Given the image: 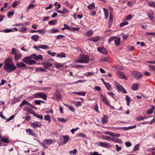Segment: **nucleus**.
Wrapping results in <instances>:
<instances>
[{
    "mask_svg": "<svg viewBox=\"0 0 155 155\" xmlns=\"http://www.w3.org/2000/svg\"><path fill=\"white\" fill-rule=\"evenodd\" d=\"M12 60L10 58L6 59L4 61V69L7 72L10 73L16 69Z\"/></svg>",
    "mask_w": 155,
    "mask_h": 155,
    "instance_id": "nucleus-1",
    "label": "nucleus"
},
{
    "mask_svg": "<svg viewBox=\"0 0 155 155\" xmlns=\"http://www.w3.org/2000/svg\"><path fill=\"white\" fill-rule=\"evenodd\" d=\"M47 95L44 92H38L33 94L30 97V98L34 99V98H42L44 100H47Z\"/></svg>",
    "mask_w": 155,
    "mask_h": 155,
    "instance_id": "nucleus-2",
    "label": "nucleus"
},
{
    "mask_svg": "<svg viewBox=\"0 0 155 155\" xmlns=\"http://www.w3.org/2000/svg\"><path fill=\"white\" fill-rule=\"evenodd\" d=\"M89 61V56L87 55H81L79 58V59L75 61V63H87Z\"/></svg>",
    "mask_w": 155,
    "mask_h": 155,
    "instance_id": "nucleus-3",
    "label": "nucleus"
},
{
    "mask_svg": "<svg viewBox=\"0 0 155 155\" xmlns=\"http://www.w3.org/2000/svg\"><path fill=\"white\" fill-rule=\"evenodd\" d=\"M31 58L29 56L24 58L22 61L25 63L29 65L35 64H36V62L35 61L31 60Z\"/></svg>",
    "mask_w": 155,
    "mask_h": 155,
    "instance_id": "nucleus-4",
    "label": "nucleus"
},
{
    "mask_svg": "<svg viewBox=\"0 0 155 155\" xmlns=\"http://www.w3.org/2000/svg\"><path fill=\"white\" fill-rule=\"evenodd\" d=\"M133 77L137 80H138L143 77V75L140 72L134 71L132 72Z\"/></svg>",
    "mask_w": 155,
    "mask_h": 155,
    "instance_id": "nucleus-5",
    "label": "nucleus"
},
{
    "mask_svg": "<svg viewBox=\"0 0 155 155\" xmlns=\"http://www.w3.org/2000/svg\"><path fill=\"white\" fill-rule=\"evenodd\" d=\"M97 145L99 146L107 148L110 146V143L107 142H100L97 143Z\"/></svg>",
    "mask_w": 155,
    "mask_h": 155,
    "instance_id": "nucleus-6",
    "label": "nucleus"
},
{
    "mask_svg": "<svg viewBox=\"0 0 155 155\" xmlns=\"http://www.w3.org/2000/svg\"><path fill=\"white\" fill-rule=\"evenodd\" d=\"M41 126V123L37 121H35L31 124V126L34 129L40 127Z\"/></svg>",
    "mask_w": 155,
    "mask_h": 155,
    "instance_id": "nucleus-7",
    "label": "nucleus"
},
{
    "mask_svg": "<svg viewBox=\"0 0 155 155\" xmlns=\"http://www.w3.org/2000/svg\"><path fill=\"white\" fill-rule=\"evenodd\" d=\"M97 51H98L103 54L106 55L107 53V49L103 47L97 48Z\"/></svg>",
    "mask_w": 155,
    "mask_h": 155,
    "instance_id": "nucleus-8",
    "label": "nucleus"
},
{
    "mask_svg": "<svg viewBox=\"0 0 155 155\" xmlns=\"http://www.w3.org/2000/svg\"><path fill=\"white\" fill-rule=\"evenodd\" d=\"M116 87L118 91L122 92L123 93L125 94L127 93L126 90L120 85L119 84L118 85H116Z\"/></svg>",
    "mask_w": 155,
    "mask_h": 155,
    "instance_id": "nucleus-9",
    "label": "nucleus"
},
{
    "mask_svg": "<svg viewBox=\"0 0 155 155\" xmlns=\"http://www.w3.org/2000/svg\"><path fill=\"white\" fill-rule=\"evenodd\" d=\"M43 142L46 144H51L55 142L54 140L52 139H45L43 140Z\"/></svg>",
    "mask_w": 155,
    "mask_h": 155,
    "instance_id": "nucleus-10",
    "label": "nucleus"
},
{
    "mask_svg": "<svg viewBox=\"0 0 155 155\" xmlns=\"http://www.w3.org/2000/svg\"><path fill=\"white\" fill-rule=\"evenodd\" d=\"M26 132L27 134L29 135L32 136L36 137V135L34 132L30 129H26Z\"/></svg>",
    "mask_w": 155,
    "mask_h": 155,
    "instance_id": "nucleus-11",
    "label": "nucleus"
},
{
    "mask_svg": "<svg viewBox=\"0 0 155 155\" xmlns=\"http://www.w3.org/2000/svg\"><path fill=\"white\" fill-rule=\"evenodd\" d=\"M17 66L19 68H24L26 67V65L24 63L21 62H19L16 64Z\"/></svg>",
    "mask_w": 155,
    "mask_h": 155,
    "instance_id": "nucleus-12",
    "label": "nucleus"
},
{
    "mask_svg": "<svg viewBox=\"0 0 155 155\" xmlns=\"http://www.w3.org/2000/svg\"><path fill=\"white\" fill-rule=\"evenodd\" d=\"M55 94L57 100H59L62 99V97L61 95L60 92L59 91L56 90Z\"/></svg>",
    "mask_w": 155,
    "mask_h": 155,
    "instance_id": "nucleus-13",
    "label": "nucleus"
},
{
    "mask_svg": "<svg viewBox=\"0 0 155 155\" xmlns=\"http://www.w3.org/2000/svg\"><path fill=\"white\" fill-rule=\"evenodd\" d=\"M136 125H133L132 126H129L127 127H120V129H121L123 130H129L132 129L134 128H135L136 127Z\"/></svg>",
    "mask_w": 155,
    "mask_h": 155,
    "instance_id": "nucleus-14",
    "label": "nucleus"
},
{
    "mask_svg": "<svg viewBox=\"0 0 155 155\" xmlns=\"http://www.w3.org/2000/svg\"><path fill=\"white\" fill-rule=\"evenodd\" d=\"M100 96L102 99V101L106 105H107L109 102H108L107 98L102 94H100Z\"/></svg>",
    "mask_w": 155,
    "mask_h": 155,
    "instance_id": "nucleus-15",
    "label": "nucleus"
},
{
    "mask_svg": "<svg viewBox=\"0 0 155 155\" xmlns=\"http://www.w3.org/2000/svg\"><path fill=\"white\" fill-rule=\"evenodd\" d=\"M107 116L104 115L102 119V123L103 124H105L107 123L108 119Z\"/></svg>",
    "mask_w": 155,
    "mask_h": 155,
    "instance_id": "nucleus-16",
    "label": "nucleus"
},
{
    "mask_svg": "<svg viewBox=\"0 0 155 155\" xmlns=\"http://www.w3.org/2000/svg\"><path fill=\"white\" fill-rule=\"evenodd\" d=\"M113 20V13L111 12H110V16L109 20L108 21L109 22V25L110 26L111 25L112 23Z\"/></svg>",
    "mask_w": 155,
    "mask_h": 155,
    "instance_id": "nucleus-17",
    "label": "nucleus"
},
{
    "mask_svg": "<svg viewBox=\"0 0 155 155\" xmlns=\"http://www.w3.org/2000/svg\"><path fill=\"white\" fill-rule=\"evenodd\" d=\"M101 38L99 36L94 37L90 38L89 40L93 42H96L98 41Z\"/></svg>",
    "mask_w": 155,
    "mask_h": 155,
    "instance_id": "nucleus-18",
    "label": "nucleus"
},
{
    "mask_svg": "<svg viewBox=\"0 0 155 155\" xmlns=\"http://www.w3.org/2000/svg\"><path fill=\"white\" fill-rule=\"evenodd\" d=\"M63 137L64 139V140L63 143H62V144H64L68 142L70 138L68 135L64 136Z\"/></svg>",
    "mask_w": 155,
    "mask_h": 155,
    "instance_id": "nucleus-19",
    "label": "nucleus"
},
{
    "mask_svg": "<svg viewBox=\"0 0 155 155\" xmlns=\"http://www.w3.org/2000/svg\"><path fill=\"white\" fill-rule=\"evenodd\" d=\"M42 64L44 65L45 68L47 69H48L49 67H51L52 66V64L49 62L43 63Z\"/></svg>",
    "mask_w": 155,
    "mask_h": 155,
    "instance_id": "nucleus-20",
    "label": "nucleus"
},
{
    "mask_svg": "<svg viewBox=\"0 0 155 155\" xmlns=\"http://www.w3.org/2000/svg\"><path fill=\"white\" fill-rule=\"evenodd\" d=\"M22 54L20 53H17L14 55V59L17 61L21 57Z\"/></svg>",
    "mask_w": 155,
    "mask_h": 155,
    "instance_id": "nucleus-21",
    "label": "nucleus"
},
{
    "mask_svg": "<svg viewBox=\"0 0 155 155\" xmlns=\"http://www.w3.org/2000/svg\"><path fill=\"white\" fill-rule=\"evenodd\" d=\"M117 74L119 76V77L121 79H125L126 77L125 75L122 72L120 71L118 72L117 73Z\"/></svg>",
    "mask_w": 155,
    "mask_h": 155,
    "instance_id": "nucleus-22",
    "label": "nucleus"
},
{
    "mask_svg": "<svg viewBox=\"0 0 155 155\" xmlns=\"http://www.w3.org/2000/svg\"><path fill=\"white\" fill-rule=\"evenodd\" d=\"M139 87V84L137 83H134L132 84L131 87V89L134 90H137Z\"/></svg>",
    "mask_w": 155,
    "mask_h": 155,
    "instance_id": "nucleus-23",
    "label": "nucleus"
},
{
    "mask_svg": "<svg viewBox=\"0 0 155 155\" xmlns=\"http://www.w3.org/2000/svg\"><path fill=\"white\" fill-rule=\"evenodd\" d=\"M104 12L105 19H107L108 17V12L107 9L105 8H103Z\"/></svg>",
    "mask_w": 155,
    "mask_h": 155,
    "instance_id": "nucleus-24",
    "label": "nucleus"
},
{
    "mask_svg": "<svg viewBox=\"0 0 155 155\" xmlns=\"http://www.w3.org/2000/svg\"><path fill=\"white\" fill-rule=\"evenodd\" d=\"M39 38V36L37 35H34L31 36V39L33 40L35 42L38 41Z\"/></svg>",
    "mask_w": 155,
    "mask_h": 155,
    "instance_id": "nucleus-25",
    "label": "nucleus"
},
{
    "mask_svg": "<svg viewBox=\"0 0 155 155\" xmlns=\"http://www.w3.org/2000/svg\"><path fill=\"white\" fill-rule=\"evenodd\" d=\"M38 48L45 50H48L49 48V47L46 45H41L38 46Z\"/></svg>",
    "mask_w": 155,
    "mask_h": 155,
    "instance_id": "nucleus-26",
    "label": "nucleus"
},
{
    "mask_svg": "<svg viewBox=\"0 0 155 155\" xmlns=\"http://www.w3.org/2000/svg\"><path fill=\"white\" fill-rule=\"evenodd\" d=\"M120 38L116 37L114 41V43L116 45L118 46L120 45Z\"/></svg>",
    "mask_w": 155,
    "mask_h": 155,
    "instance_id": "nucleus-27",
    "label": "nucleus"
},
{
    "mask_svg": "<svg viewBox=\"0 0 155 155\" xmlns=\"http://www.w3.org/2000/svg\"><path fill=\"white\" fill-rule=\"evenodd\" d=\"M87 8L89 10H93L95 8L94 4V3H92L91 4L88 5L87 6Z\"/></svg>",
    "mask_w": 155,
    "mask_h": 155,
    "instance_id": "nucleus-28",
    "label": "nucleus"
},
{
    "mask_svg": "<svg viewBox=\"0 0 155 155\" xmlns=\"http://www.w3.org/2000/svg\"><path fill=\"white\" fill-rule=\"evenodd\" d=\"M73 93L74 94H77L79 95H81L83 96H84L86 93V92H73Z\"/></svg>",
    "mask_w": 155,
    "mask_h": 155,
    "instance_id": "nucleus-29",
    "label": "nucleus"
},
{
    "mask_svg": "<svg viewBox=\"0 0 155 155\" xmlns=\"http://www.w3.org/2000/svg\"><path fill=\"white\" fill-rule=\"evenodd\" d=\"M55 66L58 68H61L63 67L64 66V64L58 63H56L54 64Z\"/></svg>",
    "mask_w": 155,
    "mask_h": 155,
    "instance_id": "nucleus-30",
    "label": "nucleus"
},
{
    "mask_svg": "<svg viewBox=\"0 0 155 155\" xmlns=\"http://www.w3.org/2000/svg\"><path fill=\"white\" fill-rule=\"evenodd\" d=\"M0 141L5 143H9L10 142L8 138H2L1 140Z\"/></svg>",
    "mask_w": 155,
    "mask_h": 155,
    "instance_id": "nucleus-31",
    "label": "nucleus"
},
{
    "mask_svg": "<svg viewBox=\"0 0 155 155\" xmlns=\"http://www.w3.org/2000/svg\"><path fill=\"white\" fill-rule=\"evenodd\" d=\"M73 104L77 107H79L81 105V103L80 101H74Z\"/></svg>",
    "mask_w": 155,
    "mask_h": 155,
    "instance_id": "nucleus-32",
    "label": "nucleus"
},
{
    "mask_svg": "<svg viewBox=\"0 0 155 155\" xmlns=\"http://www.w3.org/2000/svg\"><path fill=\"white\" fill-rule=\"evenodd\" d=\"M126 100L127 103V105L128 106H130V103L131 101V99L128 95H126Z\"/></svg>",
    "mask_w": 155,
    "mask_h": 155,
    "instance_id": "nucleus-33",
    "label": "nucleus"
},
{
    "mask_svg": "<svg viewBox=\"0 0 155 155\" xmlns=\"http://www.w3.org/2000/svg\"><path fill=\"white\" fill-rule=\"evenodd\" d=\"M93 32L91 30H89L87 32L86 34V35L87 36L90 37L93 35Z\"/></svg>",
    "mask_w": 155,
    "mask_h": 155,
    "instance_id": "nucleus-34",
    "label": "nucleus"
},
{
    "mask_svg": "<svg viewBox=\"0 0 155 155\" xmlns=\"http://www.w3.org/2000/svg\"><path fill=\"white\" fill-rule=\"evenodd\" d=\"M57 57L65 58L66 57L65 53L64 52L60 53L57 55Z\"/></svg>",
    "mask_w": 155,
    "mask_h": 155,
    "instance_id": "nucleus-35",
    "label": "nucleus"
},
{
    "mask_svg": "<svg viewBox=\"0 0 155 155\" xmlns=\"http://www.w3.org/2000/svg\"><path fill=\"white\" fill-rule=\"evenodd\" d=\"M132 18V16L131 15H129L126 16L124 19V21H128Z\"/></svg>",
    "mask_w": 155,
    "mask_h": 155,
    "instance_id": "nucleus-36",
    "label": "nucleus"
},
{
    "mask_svg": "<svg viewBox=\"0 0 155 155\" xmlns=\"http://www.w3.org/2000/svg\"><path fill=\"white\" fill-rule=\"evenodd\" d=\"M46 71V70L45 69L41 68H36L35 69V71L37 72L41 71L45 72Z\"/></svg>",
    "mask_w": 155,
    "mask_h": 155,
    "instance_id": "nucleus-37",
    "label": "nucleus"
},
{
    "mask_svg": "<svg viewBox=\"0 0 155 155\" xmlns=\"http://www.w3.org/2000/svg\"><path fill=\"white\" fill-rule=\"evenodd\" d=\"M77 152L76 149H75L73 150H70L69 151V153L70 155L75 154Z\"/></svg>",
    "mask_w": 155,
    "mask_h": 155,
    "instance_id": "nucleus-38",
    "label": "nucleus"
},
{
    "mask_svg": "<svg viewBox=\"0 0 155 155\" xmlns=\"http://www.w3.org/2000/svg\"><path fill=\"white\" fill-rule=\"evenodd\" d=\"M155 2H149L148 3V5L150 6L155 8Z\"/></svg>",
    "mask_w": 155,
    "mask_h": 155,
    "instance_id": "nucleus-39",
    "label": "nucleus"
},
{
    "mask_svg": "<svg viewBox=\"0 0 155 155\" xmlns=\"http://www.w3.org/2000/svg\"><path fill=\"white\" fill-rule=\"evenodd\" d=\"M111 140L114 142L118 143H120L122 142V141L120 140L118 138H112Z\"/></svg>",
    "mask_w": 155,
    "mask_h": 155,
    "instance_id": "nucleus-40",
    "label": "nucleus"
},
{
    "mask_svg": "<svg viewBox=\"0 0 155 155\" xmlns=\"http://www.w3.org/2000/svg\"><path fill=\"white\" fill-rule=\"evenodd\" d=\"M57 21L56 20H54L49 21L48 24L51 25H56L57 23Z\"/></svg>",
    "mask_w": 155,
    "mask_h": 155,
    "instance_id": "nucleus-41",
    "label": "nucleus"
},
{
    "mask_svg": "<svg viewBox=\"0 0 155 155\" xmlns=\"http://www.w3.org/2000/svg\"><path fill=\"white\" fill-rule=\"evenodd\" d=\"M44 119L45 120H48L49 122H51V118L49 115H47L44 117Z\"/></svg>",
    "mask_w": 155,
    "mask_h": 155,
    "instance_id": "nucleus-42",
    "label": "nucleus"
},
{
    "mask_svg": "<svg viewBox=\"0 0 155 155\" xmlns=\"http://www.w3.org/2000/svg\"><path fill=\"white\" fill-rule=\"evenodd\" d=\"M148 67L149 68V70L150 71L155 70V66L154 65H148Z\"/></svg>",
    "mask_w": 155,
    "mask_h": 155,
    "instance_id": "nucleus-43",
    "label": "nucleus"
},
{
    "mask_svg": "<svg viewBox=\"0 0 155 155\" xmlns=\"http://www.w3.org/2000/svg\"><path fill=\"white\" fill-rule=\"evenodd\" d=\"M101 61L107 62L108 61V58L107 57L103 56L101 58Z\"/></svg>",
    "mask_w": 155,
    "mask_h": 155,
    "instance_id": "nucleus-44",
    "label": "nucleus"
},
{
    "mask_svg": "<svg viewBox=\"0 0 155 155\" xmlns=\"http://www.w3.org/2000/svg\"><path fill=\"white\" fill-rule=\"evenodd\" d=\"M65 105L67 107H68L71 111L74 112V111L75 109L73 107L68 104H65Z\"/></svg>",
    "mask_w": 155,
    "mask_h": 155,
    "instance_id": "nucleus-45",
    "label": "nucleus"
},
{
    "mask_svg": "<svg viewBox=\"0 0 155 155\" xmlns=\"http://www.w3.org/2000/svg\"><path fill=\"white\" fill-rule=\"evenodd\" d=\"M43 59V56L41 55H37L36 57L35 58V60H38L39 59L42 60Z\"/></svg>",
    "mask_w": 155,
    "mask_h": 155,
    "instance_id": "nucleus-46",
    "label": "nucleus"
},
{
    "mask_svg": "<svg viewBox=\"0 0 155 155\" xmlns=\"http://www.w3.org/2000/svg\"><path fill=\"white\" fill-rule=\"evenodd\" d=\"M154 108V106H153L150 109L147 110V113L148 114H151L153 112Z\"/></svg>",
    "mask_w": 155,
    "mask_h": 155,
    "instance_id": "nucleus-47",
    "label": "nucleus"
},
{
    "mask_svg": "<svg viewBox=\"0 0 155 155\" xmlns=\"http://www.w3.org/2000/svg\"><path fill=\"white\" fill-rule=\"evenodd\" d=\"M34 116L40 119L41 120H42L43 119V116L42 115L35 114Z\"/></svg>",
    "mask_w": 155,
    "mask_h": 155,
    "instance_id": "nucleus-48",
    "label": "nucleus"
},
{
    "mask_svg": "<svg viewBox=\"0 0 155 155\" xmlns=\"http://www.w3.org/2000/svg\"><path fill=\"white\" fill-rule=\"evenodd\" d=\"M116 37L113 36L110 38L108 41V43H110L113 41H114V42Z\"/></svg>",
    "mask_w": 155,
    "mask_h": 155,
    "instance_id": "nucleus-49",
    "label": "nucleus"
},
{
    "mask_svg": "<svg viewBox=\"0 0 155 155\" xmlns=\"http://www.w3.org/2000/svg\"><path fill=\"white\" fill-rule=\"evenodd\" d=\"M128 23L126 21H124L123 22H122L120 23V27H122L125 25H128Z\"/></svg>",
    "mask_w": 155,
    "mask_h": 155,
    "instance_id": "nucleus-50",
    "label": "nucleus"
},
{
    "mask_svg": "<svg viewBox=\"0 0 155 155\" xmlns=\"http://www.w3.org/2000/svg\"><path fill=\"white\" fill-rule=\"evenodd\" d=\"M65 36L62 35H58L57 36L56 38L57 39H61L65 37Z\"/></svg>",
    "mask_w": 155,
    "mask_h": 155,
    "instance_id": "nucleus-51",
    "label": "nucleus"
},
{
    "mask_svg": "<svg viewBox=\"0 0 155 155\" xmlns=\"http://www.w3.org/2000/svg\"><path fill=\"white\" fill-rule=\"evenodd\" d=\"M27 29V28L23 27L21 28H20L19 29L18 31L21 32H22L23 31H26Z\"/></svg>",
    "mask_w": 155,
    "mask_h": 155,
    "instance_id": "nucleus-52",
    "label": "nucleus"
},
{
    "mask_svg": "<svg viewBox=\"0 0 155 155\" xmlns=\"http://www.w3.org/2000/svg\"><path fill=\"white\" fill-rule=\"evenodd\" d=\"M58 120L59 121L62 122L64 123H66L67 120H66L64 118H58Z\"/></svg>",
    "mask_w": 155,
    "mask_h": 155,
    "instance_id": "nucleus-53",
    "label": "nucleus"
},
{
    "mask_svg": "<svg viewBox=\"0 0 155 155\" xmlns=\"http://www.w3.org/2000/svg\"><path fill=\"white\" fill-rule=\"evenodd\" d=\"M47 53L48 54H50L52 56L55 55L56 53L54 52H51V51L49 50L47 51Z\"/></svg>",
    "mask_w": 155,
    "mask_h": 155,
    "instance_id": "nucleus-54",
    "label": "nucleus"
},
{
    "mask_svg": "<svg viewBox=\"0 0 155 155\" xmlns=\"http://www.w3.org/2000/svg\"><path fill=\"white\" fill-rule=\"evenodd\" d=\"M12 54H16L18 53L16 52V49L15 48H13L12 49Z\"/></svg>",
    "mask_w": 155,
    "mask_h": 155,
    "instance_id": "nucleus-55",
    "label": "nucleus"
},
{
    "mask_svg": "<svg viewBox=\"0 0 155 155\" xmlns=\"http://www.w3.org/2000/svg\"><path fill=\"white\" fill-rule=\"evenodd\" d=\"M105 86L107 88V89H110V84L108 83L105 82L104 84Z\"/></svg>",
    "mask_w": 155,
    "mask_h": 155,
    "instance_id": "nucleus-56",
    "label": "nucleus"
},
{
    "mask_svg": "<svg viewBox=\"0 0 155 155\" xmlns=\"http://www.w3.org/2000/svg\"><path fill=\"white\" fill-rule=\"evenodd\" d=\"M13 30L11 29H6L4 30V32L5 33H8L13 31Z\"/></svg>",
    "mask_w": 155,
    "mask_h": 155,
    "instance_id": "nucleus-57",
    "label": "nucleus"
},
{
    "mask_svg": "<svg viewBox=\"0 0 155 155\" xmlns=\"http://www.w3.org/2000/svg\"><path fill=\"white\" fill-rule=\"evenodd\" d=\"M139 145L138 144H137L134 146L133 150L134 151H136L139 150Z\"/></svg>",
    "mask_w": 155,
    "mask_h": 155,
    "instance_id": "nucleus-58",
    "label": "nucleus"
},
{
    "mask_svg": "<svg viewBox=\"0 0 155 155\" xmlns=\"http://www.w3.org/2000/svg\"><path fill=\"white\" fill-rule=\"evenodd\" d=\"M125 145L127 147H129L131 146V143L130 142H126L125 143Z\"/></svg>",
    "mask_w": 155,
    "mask_h": 155,
    "instance_id": "nucleus-59",
    "label": "nucleus"
},
{
    "mask_svg": "<svg viewBox=\"0 0 155 155\" xmlns=\"http://www.w3.org/2000/svg\"><path fill=\"white\" fill-rule=\"evenodd\" d=\"M63 12V14H66V13H68L69 12L68 10L66 9L65 7L63 8V9L62 10Z\"/></svg>",
    "mask_w": 155,
    "mask_h": 155,
    "instance_id": "nucleus-60",
    "label": "nucleus"
},
{
    "mask_svg": "<svg viewBox=\"0 0 155 155\" xmlns=\"http://www.w3.org/2000/svg\"><path fill=\"white\" fill-rule=\"evenodd\" d=\"M14 12L13 11L9 12L7 14V16L9 17L11 16H12L14 15Z\"/></svg>",
    "mask_w": 155,
    "mask_h": 155,
    "instance_id": "nucleus-61",
    "label": "nucleus"
},
{
    "mask_svg": "<svg viewBox=\"0 0 155 155\" xmlns=\"http://www.w3.org/2000/svg\"><path fill=\"white\" fill-rule=\"evenodd\" d=\"M34 101L36 105H40L41 103L40 100H34Z\"/></svg>",
    "mask_w": 155,
    "mask_h": 155,
    "instance_id": "nucleus-62",
    "label": "nucleus"
},
{
    "mask_svg": "<svg viewBox=\"0 0 155 155\" xmlns=\"http://www.w3.org/2000/svg\"><path fill=\"white\" fill-rule=\"evenodd\" d=\"M18 4V2H15L12 4V6L13 7L15 8Z\"/></svg>",
    "mask_w": 155,
    "mask_h": 155,
    "instance_id": "nucleus-63",
    "label": "nucleus"
},
{
    "mask_svg": "<svg viewBox=\"0 0 155 155\" xmlns=\"http://www.w3.org/2000/svg\"><path fill=\"white\" fill-rule=\"evenodd\" d=\"M91 155H102L101 154H99L98 152L94 151L93 153H91Z\"/></svg>",
    "mask_w": 155,
    "mask_h": 155,
    "instance_id": "nucleus-64",
    "label": "nucleus"
}]
</instances>
